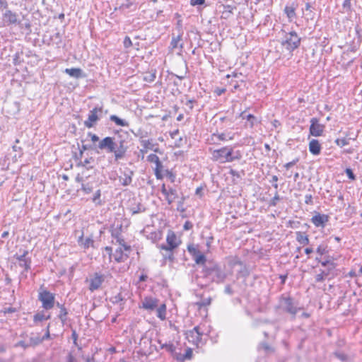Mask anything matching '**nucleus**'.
<instances>
[{
    "label": "nucleus",
    "mask_w": 362,
    "mask_h": 362,
    "mask_svg": "<svg viewBox=\"0 0 362 362\" xmlns=\"http://www.w3.org/2000/svg\"><path fill=\"white\" fill-rule=\"evenodd\" d=\"M45 320V314L44 311L37 312L33 315V321L35 323Z\"/></svg>",
    "instance_id": "ea45409f"
},
{
    "label": "nucleus",
    "mask_w": 362,
    "mask_h": 362,
    "mask_svg": "<svg viewBox=\"0 0 362 362\" xmlns=\"http://www.w3.org/2000/svg\"><path fill=\"white\" fill-rule=\"evenodd\" d=\"M211 298L209 297V298L202 299L200 301L197 302L196 303V305L198 306L199 308H202L203 307L209 305L211 304Z\"/></svg>",
    "instance_id": "79ce46f5"
},
{
    "label": "nucleus",
    "mask_w": 362,
    "mask_h": 362,
    "mask_svg": "<svg viewBox=\"0 0 362 362\" xmlns=\"http://www.w3.org/2000/svg\"><path fill=\"white\" fill-rule=\"evenodd\" d=\"M280 200V197L277 192H276L274 197L269 202V206H275L277 204V202Z\"/></svg>",
    "instance_id": "bf43d9fd"
},
{
    "label": "nucleus",
    "mask_w": 362,
    "mask_h": 362,
    "mask_svg": "<svg viewBox=\"0 0 362 362\" xmlns=\"http://www.w3.org/2000/svg\"><path fill=\"white\" fill-rule=\"evenodd\" d=\"M181 40H182L181 35H178L177 36H173L172 38L171 42H170V46H171L172 49L177 48L179 46V42L181 41ZM182 47H183L182 44H180V47L182 48Z\"/></svg>",
    "instance_id": "72a5a7b5"
},
{
    "label": "nucleus",
    "mask_w": 362,
    "mask_h": 362,
    "mask_svg": "<svg viewBox=\"0 0 362 362\" xmlns=\"http://www.w3.org/2000/svg\"><path fill=\"white\" fill-rule=\"evenodd\" d=\"M119 245H121L122 250H124L123 251L127 254H129L132 250L131 246L126 244L124 240V243H122Z\"/></svg>",
    "instance_id": "338daca9"
},
{
    "label": "nucleus",
    "mask_w": 362,
    "mask_h": 362,
    "mask_svg": "<svg viewBox=\"0 0 362 362\" xmlns=\"http://www.w3.org/2000/svg\"><path fill=\"white\" fill-rule=\"evenodd\" d=\"M30 346H35L42 342V339L40 337H30L28 341Z\"/></svg>",
    "instance_id": "c03bdc74"
},
{
    "label": "nucleus",
    "mask_w": 362,
    "mask_h": 362,
    "mask_svg": "<svg viewBox=\"0 0 362 362\" xmlns=\"http://www.w3.org/2000/svg\"><path fill=\"white\" fill-rule=\"evenodd\" d=\"M329 258L330 257L329 256L327 257V259L320 262L321 265L325 268H331V264H336V263H334L333 261H331Z\"/></svg>",
    "instance_id": "6e6d98bb"
},
{
    "label": "nucleus",
    "mask_w": 362,
    "mask_h": 362,
    "mask_svg": "<svg viewBox=\"0 0 362 362\" xmlns=\"http://www.w3.org/2000/svg\"><path fill=\"white\" fill-rule=\"evenodd\" d=\"M110 120L115 122L116 125L119 127H128L129 122L126 120L119 118L115 115H112L110 117Z\"/></svg>",
    "instance_id": "c756f323"
},
{
    "label": "nucleus",
    "mask_w": 362,
    "mask_h": 362,
    "mask_svg": "<svg viewBox=\"0 0 362 362\" xmlns=\"http://www.w3.org/2000/svg\"><path fill=\"white\" fill-rule=\"evenodd\" d=\"M124 47L125 48H129L132 46V42L129 36H126L123 41Z\"/></svg>",
    "instance_id": "0e129e2a"
},
{
    "label": "nucleus",
    "mask_w": 362,
    "mask_h": 362,
    "mask_svg": "<svg viewBox=\"0 0 362 362\" xmlns=\"http://www.w3.org/2000/svg\"><path fill=\"white\" fill-rule=\"evenodd\" d=\"M193 259L197 264L204 265L206 262V256L201 252H199Z\"/></svg>",
    "instance_id": "2f4dec72"
},
{
    "label": "nucleus",
    "mask_w": 362,
    "mask_h": 362,
    "mask_svg": "<svg viewBox=\"0 0 362 362\" xmlns=\"http://www.w3.org/2000/svg\"><path fill=\"white\" fill-rule=\"evenodd\" d=\"M325 126L319 123V119L313 117L310 119V134L313 136H320L322 134Z\"/></svg>",
    "instance_id": "dca6fc26"
},
{
    "label": "nucleus",
    "mask_w": 362,
    "mask_h": 362,
    "mask_svg": "<svg viewBox=\"0 0 362 362\" xmlns=\"http://www.w3.org/2000/svg\"><path fill=\"white\" fill-rule=\"evenodd\" d=\"M95 163V158L93 157L86 158L84 160H79V162L76 164L77 167H81L85 168L86 170H90L94 168L92 165Z\"/></svg>",
    "instance_id": "a878e982"
},
{
    "label": "nucleus",
    "mask_w": 362,
    "mask_h": 362,
    "mask_svg": "<svg viewBox=\"0 0 362 362\" xmlns=\"http://www.w3.org/2000/svg\"><path fill=\"white\" fill-rule=\"evenodd\" d=\"M335 268L336 264H331V268L320 269V273L315 276V281L322 282L326 279H330L334 278L337 275Z\"/></svg>",
    "instance_id": "9b49d317"
},
{
    "label": "nucleus",
    "mask_w": 362,
    "mask_h": 362,
    "mask_svg": "<svg viewBox=\"0 0 362 362\" xmlns=\"http://www.w3.org/2000/svg\"><path fill=\"white\" fill-rule=\"evenodd\" d=\"M301 37L294 30L285 33L280 41L281 46L291 54L295 49L299 47Z\"/></svg>",
    "instance_id": "7ed1b4c3"
},
{
    "label": "nucleus",
    "mask_w": 362,
    "mask_h": 362,
    "mask_svg": "<svg viewBox=\"0 0 362 362\" xmlns=\"http://www.w3.org/2000/svg\"><path fill=\"white\" fill-rule=\"evenodd\" d=\"M158 344H160L161 349H165V351H168V353H170L174 358V355H175L177 354V352H176V347L173 344V343L170 341L169 343L162 344L160 340H158Z\"/></svg>",
    "instance_id": "bb28decb"
},
{
    "label": "nucleus",
    "mask_w": 362,
    "mask_h": 362,
    "mask_svg": "<svg viewBox=\"0 0 362 362\" xmlns=\"http://www.w3.org/2000/svg\"><path fill=\"white\" fill-rule=\"evenodd\" d=\"M81 189L85 194H90L93 192V187L90 183H82Z\"/></svg>",
    "instance_id": "de8ad7c7"
},
{
    "label": "nucleus",
    "mask_w": 362,
    "mask_h": 362,
    "mask_svg": "<svg viewBox=\"0 0 362 362\" xmlns=\"http://www.w3.org/2000/svg\"><path fill=\"white\" fill-rule=\"evenodd\" d=\"M57 308H59V313L57 315L58 318L60 320L62 323L64 325L66 320H67V315H68V310L65 308L64 304H62L59 302H57L55 303Z\"/></svg>",
    "instance_id": "4be33fe9"
},
{
    "label": "nucleus",
    "mask_w": 362,
    "mask_h": 362,
    "mask_svg": "<svg viewBox=\"0 0 362 362\" xmlns=\"http://www.w3.org/2000/svg\"><path fill=\"white\" fill-rule=\"evenodd\" d=\"M111 302L113 304H117V303H122L124 302V298L122 296L121 293H119L118 294L112 296L110 298Z\"/></svg>",
    "instance_id": "a19ab883"
},
{
    "label": "nucleus",
    "mask_w": 362,
    "mask_h": 362,
    "mask_svg": "<svg viewBox=\"0 0 362 362\" xmlns=\"http://www.w3.org/2000/svg\"><path fill=\"white\" fill-rule=\"evenodd\" d=\"M192 349L191 348H187L184 354H182L181 353H177L175 355H174V358L177 361L183 362L185 360L191 359L192 357Z\"/></svg>",
    "instance_id": "393cba45"
},
{
    "label": "nucleus",
    "mask_w": 362,
    "mask_h": 362,
    "mask_svg": "<svg viewBox=\"0 0 362 362\" xmlns=\"http://www.w3.org/2000/svg\"><path fill=\"white\" fill-rule=\"evenodd\" d=\"M117 137H115V146L116 148L115 160H119L125 157L129 149V134L122 130L117 132Z\"/></svg>",
    "instance_id": "f03ea898"
},
{
    "label": "nucleus",
    "mask_w": 362,
    "mask_h": 362,
    "mask_svg": "<svg viewBox=\"0 0 362 362\" xmlns=\"http://www.w3.org/2000/svg\"><path fill=\"white\" fill-rule=\"evenodd\" d=\"M295 8L290 6H286L284 8V12L289 19H293L296 17Z\"/></svg>",
    "instance_id": "4c0bfd02"
},
{
    "label": "nucleus",
    "mask_w": 362,
    "mask_h": 362,
    "mask_svg": "<svg viewBox=\"0 0 362 362\" xmlns=\"http://www.w3.org/2000/svg\"><path fill=\"white\" fill-rule=\"evenodd\" d=\"M101 197V190L98 189L94 193L93 197L92 198V202L96 205V206H101L103 204V202L100 199Z\"/></svg>",
    "instance_id": "f704fd0d"
},
{
    "label": "nucleus",
    "mask_w": 362,
    "mask_h": 362,
    "mask_svg": "<svg viewBox=\"0 0 362 362\" xmlns=\"http://www.w3.org/2000/svg\"><path fill=\"white\" fill-rule=\"evenodd\" d=\"M309 151L314 155L317 156L321 152V145L318 140L312 139L309 143Z\"/></svg>",
    "instance_id": "5701e85b"
},
{
    "label": "nucleus",
    "mask_w": 362,
    "mask_h": 362,
    "mask_svg": "<svg viewBox=\"0 0 362 362\" xmlns=\"http://www.w3.org/2000/svg\"><path fill=\"white\" fill-rule=\"evenodd\" d=\"M141 350L140 352L142 355H150L153 353V350L158 351L156 346L151 344V339L146 335H143L139 343Z\"/></svg>",
    "instance_id": "0eeeda50"
},
{
    "label": "nucleus",
    "mask_w": 362,
    "mask_h": 362,
    "mask_svg": "<svg viewBox=\"0 0 362 362\" xmlns=\"http://www.w3.org/2000/svg\"><path fill=\"white\" fill-rule=\"evenodd\" d=\"M224 11L223 12V14H226V18L228 17L230 14L233 13V10L235 8L234 6L231 5H224Z\"/></svg>",
    "instance_id": "5fc2aeb1"
},
{
    "label": "nucleus",
    "mask_w": 362,
    "mask_h": 362,
    "mask_svg": "<svg viewBox=\"0 0 362 362\" xmlns=\"http://www.w3.org/2000/svg\"><path fill=\"white\" fill-rule=\"evenodd\" d=\"M112 257L117 263L124 262L129 257V255L124 252L122 247L117 249Z\"/></svg>",
    "instance_id": "aec40b11"
},
{
    "label": "nucleus",
    "mask_w": 362,
    "mask_h": 362,
    "mask_svg": "<svg viewBox=\"0 0 362 362\" xmlns=\"http://www.w3.org/2000/svg\"><path fill=\"white\" fill-rule=\"evenodd\" d=\"M329 221V216L327 214H320L317 213L315 216H313L311 218V222L316 227H322L324 228L327 222Z\"/></svg>",
    "instance_id": "a211bd4d"
},
{
    "label": "nucleus",
    "mask_w": 362,
    "mask_h": 362,
    "mask_svg": "<svg viewBox=\"0 0 362 362\" xmlns=\"http://www.w3.org/2000/svg\"><path fill=\"white\" fill-rule=\"evenodd\" d=\"M64 72L75 78H81L85 77V74L83 70L80 68L66 69Z\"/></svg>",
    "instance_id": "b1692460"
},
{
    "label": "nucleus",
    "mask_w": 362,
    "mask_h": 362,
    "mask_svg": "<svg viewBox=\"0 0 362 362\" xmlns=\"http://www.w3.org/2000/svg\"><path fill=\"white\" fill-rule=\"evenodd\" d=\"M296 239L300 245H307L310 242L308 236L301 231L296 232Z\"/></svg>",
    "instance_id": "c85d7f7f"
},
{
    "label": "nucleus",
    "mask_w": 362,
    "mask_h": 362,
    "mask_svg": "<svg viewBox=\"0 0 362 362\" xmlns=\"http://www.w3.org/2000/svg\"><path fill=\"white\" fill-rule=\"evenodd\" d=\"M327 245H320L317 250H316V252L317 253H318L320 256L322 255H326L328 253V249H327Z\"/></svg>",
    "instance_id": "a18cd8bd"
},
{
    "label": "nucleus",
    "mask_w": 362,
    "mask_h": 362,
    "mask_svg": "<svg viewBox=\"0 0 362 362\" xmlns=\"http://www.w3.org/2000/svg\"><path fill=\"white\" fill-rule=\"evenodd\" d=\"M345 173L350 180H356V175H354L353 170L351 168H346L345 170Z\"/></svg>",
    "instance_id": "680f3d73"
},
{
    "label": "nucleus",
    "mask_w": 362,
    "mask_h": 362,
    "mask_svg": "<svg viewBox=\"0 0 362 362\" xmlns=\"http://www.w3.org/2000/svg\"><path fill=\"white\" fill-rule=\"evenodd\" d=\"M128 209L132 215H135L146 211V208L140 202H134L132 204Z\"/></svg>",
    "instance_id": "cd10ccee"
},
{
    "label": "nucleus",
    "mask_w": 362,
    "mask_h": 362,
    "mask_svg": "<svg viewBox=\"0 0 362 362\" xmlns=\"http://www.w3.org/2000/svg\"><path fill=\"white\" fill-rule=\"evenodd\" d=\"M245 118L250 128H253L255 125L259 122L257 118L252 114H247Z\"/></svg>",
    "instance_id": "473e14b6"
},
{
    "label": "nucleus",
    "mask_w": 362,
    "mask_h": 362,
    "mask_svg": "<svg viewBox=\"0 0 362 362\" xmlns=\"http://www.w3.org/2000/svg\"><path fill=\"white\" fill-rule=\"evenodd\" d=\"M187 250L192 256V257H194L197 253H199V252H200L193 245H189L187 246Z\"/></svg>",
    "instance_id": "052dcab7"
},
{
    "label": "nucleus",
    "mask_w": 362,
    "mask_h": 362,
    "mask_svg": "<svg viewBox=\"0 0 362 362\" xmlns=\"http://www.w3.org/2000/svg\"><path fill=\"white\" fill-rule=\"evenodd\" d=\"M229 174L233 177H235L237 178H241L242 176L245 175V171L242 170L240 172H238L234 169H230L229 171Z\"/></svg>",
    "instance_id": "8fccbe9b"
},
{
    "label": "nucleus",
    "mask_w": 362,
    "mask_h": 362,
    "mask_svg": "<svg viewBox=\"0 0 362 362\" xmlns=\"http://www.w3.org/2000/svg\"><path fill=\"white\" fill-rule=\"evenodd\" d=\"M51 40L58 46L62 43V36L59 33H56L51 37Z\"/></svg>",
    "instance_id": "603ef678"
},
{
    "label": "nucleus",
    "mask_w": 362,
    "mask_h": 362,
    "mask_svg": "<svg viewBox=\"0 0 362 362\" xmlns=\"http://www.w3.org/2000/svg\"><path fill=\"white\" fill-rule=\"evenodd\" d=\"M104 281L105 276L100 273L95 272L89 280V290L92 292L98 290L101 286Z\"/></svg>",
    "instance_id": "f3484780"
},
{
    "label": "nucleus",
    "mask_w": 362,
    "mask_h": 362,
    "mask_svg": "<svg viewBox=\"0 0 362 362\" xmlns=\"http://www.w3.org/2000/svg\"><path fill=\"white\" fill-rule=\"evenodd\" d=\"M158 299L151 296H146L141 300V305H139V308L147 311L152 312L156 309L158 305Z\"/></svg>",
    "instance_id": "f8f14e48"
},
{
    "label": "nucleus",
    "mask_w": 362,
    "mask_h": 362,
    "mask_svg": "<svg viewBox=\"0 0 362 362\" xmlns=\"http://www.w3.org/2000/svg\"><path fill=\"white\" fill-rule=\"evenodd\" d=\"M13 150L16 152L14 155V158L18 157L21 158L23 155V148L21 146H17V144H14L12 146Z\"/></svg>",
    "instance_id": "864d4df0"
},
{
    "label": "nucleus",
    "mask_w": 362,
    "mask_h": 362,
    "mask_svg": "<svg viewBox=\"0 0 362 362\" xmlns=\"http://www.w3.org/2000/svg\"><path fill=\"white\" fill-rule=\"evenodd\" d=\"M29 252L28 250H23L21 255L16 254L13 257L19 262V266L23 267L25 272H28L30 269L31 259L27 257Z\"/></svg>",
    "instance_id": "2eb2a0df"
},
{
    "label": "nucleus",
    "mask_w": 362,
    "mask_h": 362,
    "mask_svg": "<svg viewBox=\"0 0 362 362\" xmlns=\"http://www.w3.org/2000/svg\"><path fill=\"white\" fill-rule=\"evenodd\" d=\"M185 335L189 342L198 345L201 342L203 333L199 331V327L196 326L192 330L187 331Z\"/></svg>",
    "instance_id": "ddd939ff"
},
{
    "label": "nucleus",
    "mask_w": 362,
    "mask_h": 362,
    "mask_svg": "<svg viewBox=\"0 0 362 362\" xmlns=\"http://www.w3.org/2000/svg\"><path fill=\"white\" fill-rule=\"evenodd\" d=\"M281 306L286 313L295 316L299 308L294 305L293 299L290 297L282 296L280 300Z\"/></svg>",
    "instance_id": "9d476101"
},
{
    "label": "nucleus",
    "mask_w": 362,
    "mask_h": 362,
    "mask_svg": "<svg viewBox=\"0 0 362 362\" xmlns=\"http://www.w3.org/2000/svg\"><path fill=\"white\" fill-rule=\"evenodd\" d=\"M107 114L108 110H103V106L97 105L90 110L88 119L84 121V125L87 128L93 127L102 117L103 113Z\"/></svg>",
    "instance_id": "423d86ee"
},
{
    "label": "nucleus",
    "mask_w": 362,
    "mask_h": 362,
    "mask_svg": "<svg viewBox=\"0 0 362 362\" xmlns=\"http://www.w3.org/2000/svg\"><path fill=\"white\" fill-rule=\"evenodd\" d=\"M94 241L91 238H87L85 239L83 243H82V245L81 247H83L84 249H88V247H93Z\"/></svg>",
    "instance_id": "09e8293b"
},
{
    "label": "nucleus",
    "mask_w": 362,
    "mask_h": 362,
    "mask_svg": "<svg viewBox=\"0 0 362 362\" xmlns=\"http://www.w3.org/2000/svg\"><path fill=\"white\" fill-rule=\"evenodd\" d=\"M156 78V70H153L151 72L146 73L144 77V80L146 82H153Z\"/></svg>",
    "instance_id": "58836bf2"
},
{
    "label": "nucleus",
    "mask_w": 362,
    "mask_h": 362,
    "mask_svg": "<svg viewBox=\"0 0 362 362\" xmlns=\"http://www.w3.org/2000/svg\"><path fill=\"white\" fill-rule=\"evenodd\" d=\"M119 245H121L122 250H124L123 251L127 254H129L132 250L131 246L126 244L124 240V243H122Z\"/></svg>",
    "instance_id": "774afa93"
},
{
    "label": "nucleus",
    "mask_w": 362,
    "mask_h": 362,
    "mask_svg": "<svg viewBox=\"0 0 362 362\" xmlns=\"http://www.w3.org/2000/svg\"><path fill=\"white\" fill-rule=\"evenodd\" d=\"M165 253H163L164 259H168L170 262L174 261V255L173 250H165Z\"/></svg>",
    "instance_id": "3c124183"
},
{
    "label": "nucleus",
    "mask_w": 362,
    "mask_h": 362,
    "mask_svg": "<svg viewBox=\"0 0 362 362\" xmlns=\"http://www.w3.org/2000/svg\"><path fill=\"white\" fill-rule=\"evenodd\" d=\"M38 300L42 303V308L49 310L55 305V294L45 288L42 285L39 289Z\"/></svg>",
    "instance_id": "39448f33"
},
{
    "label": "nucleus",
    "mask_w": 362,
    "mask_h": 362,
    "mask_svg": "<svg viewBox=\"0 0 362 362\" xmlns=\"http://www.w3.org/2000/svg\"><path fill=\"white\" fill-rule=\"evenodd\" d=\"M342 8L344 10V13H351L352 11L351 0H343Z\"/></svg>",
    "instance_id": "37998d69"
},
{
    "label": "nucleus",
    "mask_w": 362,
    "mask_h": 362,
    "mask_svg": "<svg viewBox=\"0 0 362 362\" xmlns=\"http://www.w3.org/2000/svg\"><path fill=\"white\" fill-rule=\"evenodd\" d=\"M3 20L8 25L21 24V20L19 19L18 14L7 8L3 13Z\"/></svg>",
    "instance_id": "4468645a"
},
{
    "label": "nucleus",
    "mask_w": 362,
    "mask_h": 362,
    "mask_svg": "<svg viewBox=\"0 0 362 362\" xmlns=\"http://www.w3.org/2000/svg\"><path fill=\"white\" fill-rule=\"evenodd\" d=\"M299 161V158H295L294 160H293L291 162H288L287 163H286L284 167L286 169V170H288L290 169L291 167H293V165H295Z\"/></svg>",
    "instance_id": "e2e57ef3"
},
{
    "label": "nucleus",
    "mask_w": 362,
    "mask_h": 362,
    "mask_svg": "<svg viewBox=\"0 0 362 362\" xmlns=\"http://www.w3.org/2000/svg\"><path fill=\"white\" fill-rule=\"evenodd\" d=\"M122 228V225L119 226V230H115L112 232V237L116 240V242L118 243L119 245L122 244V243H124V239L121 236L120 230Z\"/></svg>",
    "instance_id": "c9c22d12"
},
{
    "label": "nucleus",
    "mask_w": 362,
    "mask_h": 362,
    "mask_svg": "<svg viewBox=\"0 0 362 362\" xmlns=\"http://www.w3.org/2000/svg\"><path fill=\"white\" fill-rule=\"evenodd\" d=\"M157 317L161 320H164L166 318V305L164 303L158 305L156 308Z\"/></svg>",
    "instance_id": "7c9ffc66"
},
{
    "label": "nucleus",
    "mask_w": 362,
    "mask_h": 362,
    "mask_svg": "<svg viewBox=\"0 0 362 362\" xmlns=\"http://www.w3.org/2000/svg\"><path fill=\"white\" fill-rule=\"evenodd\" d=\"M115 144V137L106 136L99 141L97 147L100 150H105L107 153H114L115 158L116 148Z\"/></svg>",
    "instance_id": "6e6552de"
},
{
    "label": "nucleus",
    "mask_w": 362,
    "mask_h": 362,
    "mask_svg": "<svg viewBox=\"0 0 362 362\" xmlns=\"http://www.w3.org/2000/svg\"><path fill=\"white\" fill-rule=\"evenodd\" d=\"M212 137H216L218 140L220 141H227V140H231L233 139V137H229L228 139L227 138V135L225 134V133H214L212 134Z\"/></svg>",
    "instance_id": "49530a36"
},
{
    "label": "nucleus",
    "mask_w": 362,
    "mask_h": 362,
    "mask_svg": "<svg viewBox=\"0 0 362 362\" xmlns=\"http://www.w3.org/2000/svg\"><path fill=\"white\" fill-rule=\"evenodd\" d=\"M133 171L127 169L124 171L123 175L119 177V182L123 186H128L132 181Z\"/></svg>",
    "instance_id": "412c9836"
},
{
    "label": "nucleus",
    "mask_w": 362,
    "mask_h": 362,
    "mask_svg": "<svg viewBox=\"0 0 362 362\" xmlns=\"http://www.w3.org/2000/svg\"><path fill=\"white\" fill-rule=\"evenodd\" d=\"M241 158L242 153L240 151H234L233 148L228 146L216 149L212 152V159L220 163H231Z\"/></svg>",
    "instance_id": "f257e3e1"
},
{
    "label": "nucleus",
    "mask_w": 362,
    "mask_h": 362,
    "mask_svg": "<svg viewBox=\"0 0 362 362\" xmlns=\"http://www.w3.org/2000/svg\"><path fill=\"white\" fill-rule=\"evenodd\" d=\"M119 245H121L122 250H124L123 251L127 254H129L132 250L131 246L126 244L124 240V243H122Z\"/></svg>",
    "instance_id": "69168bd1"
},
{
    "label": "nucleus",
    "mask_w": 362,
    "mask_h": 362,
    "mask_svg": "<svg viewBox=\"0 0 362 362\" xmlns=\"http://www.w3.org/2000/svg\"><path fill=\"white\" fill-rule=\"evenodd\" d=\"M147 160L150 163H154L156 164L160 161V159L157 155L151 153L147 156Z\"/></svg>",
    "instance_id": "13d9d810"
},
{
    "label": "nucleus",
    "mask_w": 362,
    "mask_h": 362,
    "mask_svg": "<svg viewBox=\"0 0 362 362\" xmlns=\"http://www.w3.org/2000/svg\"><path fill=\"white\" fill-rule=\"evenodd\" d=\"M167 245H161L159 247L163 250H173L181 243L173 231L169 230L166 238Z\"/></svg>",
    "instance_id": "1a4fd4ad"
},
{
    "label": "nucleus",
    "mask_w": 362,
    "mask_h": 362,
    "mask_svg": "<svg viewBox=\"0 0 362 362\" xmlns=\"http://www.w3.org/2000/svg\"><path fill=\"white\" fill-rule=\"evenodd\" d=\"M335 143L337 146L340 147H343L344 146H346L349 144V140L344 138V139H337L335 140Z\"/></svg>",
    "instance_id": "4d7b16f0"
},
{
    "label": "nucleus",
    "mask_w": 362,
    "mask_h": 362,
    "mask_svg": "<svg viewBox=\"0 0 362 362\" xmlns=\"http://www.w3.org/2000/svg\"><path fill=\"white\" fill-rule=\"evenodd\" d=\"M203 272L205 277L209 278L212 281L222 283L226 278V273L216 264L211 266L204 265Z\"/></svg>",
    "instance_id": "20e7f679"
},
{
    "label": "nucleus",
    "mask_w": 362,
    "mask_h": 362,
    "mask_svg": "<svg viewBox=\"0 0 362 362\" xmlns=\"http://www.w3.org/2000/svg\"><path fill=\"white\" fill-rule=\"evenodd\" d=\"M141 146L144 148L143 149L141 150V151L142 153H146L148 149L149 150H152L154 152H159V149L157 147L158 146V144L153 143V140L152 139L141 140Z\"/></svg>",
    "instance_id": "6ab92c4d"
},
{
    "label": "nucleus",
    "mask_w": 362,
    "mask_h": 362,
    "mask_svg": "<svg viewBox=\"0 0 362 362\" xmlns=\"http://www.w3.org/2000/svg\"><path fill=\"white\" fill-rule=\"evenodd\" d=\"M238 264L243 266L242 268L238 272V275L240 277L246 278L250 275V271L245 265H243L242 262H238Z\"/></svg>",
    "instance_id": "e433bc0d"
}]
</instances>
